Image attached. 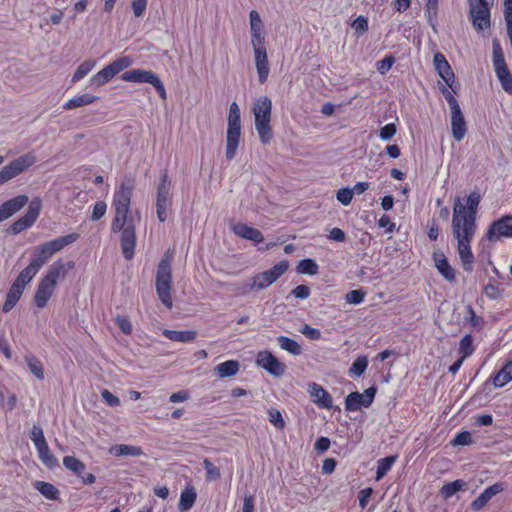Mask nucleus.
<instances>
[{
  "mask_svg": "<svg viewBox=\"0 0 512 512\" xmlns=\"http://www.w3.org/2000/svg\"><path fill=\"white\" fill-rule=\"evenodd\" d=\"M133 184L127 180L116 188L113 194L112 207L114 218L111 223L113 232H121L120 244L126 260L134 257L136 246L135 218L130 212Z\"/></svg>",
  "mask_w": 512,
  "mask_h": 512,
  "instance_id": "obj_1",
  "label": "nucleus"
},
{
  "mask_svg": "<svg viewBox=\"0 0 512 512\" xmlns=\"http://www.w3.org/2000/svg\"><path fill=\"white\" fill-rule=\"evenodd\" d=\"M481 202L478 190L471 191L465 198L457 197L453 205L451 229L454 238L474 239L477 230V211Z\"/></svg>",
  "mask_w": 512,
  "mask_h": 512,
  "instance_id": "obj_2",
  "label": "nucleus"
},
{
  "mask_svg": "<svg viewBox=\"0 0 512 512\" xmlns=\"http://www.w3.org/2000/svg\"><path fill=\"white\" fill-rule=\"evenodd\" d=\"M255 129L261 143L268 144L273 138L271 127L272 101L267 96L256 99L252 108Z\"/></svg>",
  "mask_w": 512,
  "mask_h": 512,
  "instance_id": "obj_3",
  "label": "nucleus"
},
{
  "mask_svg": "<svg viewBox=\"0 0 512 512\" xmlns=\"http://www.w3.org/2000/svg\"><path fill=\"white\" fill-rule=\"evenodd\" d=\"M78 238V233H71L38 245L32 252L30 262L41 269L55 253L76 242Z\"/></svg>",
  "mask_w": 512,
  "mask_h": 512,
  "instance_id": "obj_4",
  "label": "nucleus"
},
{
  "mask_svg": "<svg viewBox=\"0 0 512 512\" xmlns=\"http://www.w3.org/2000/svg\"><path fill=\"white\" fill-rule=\"evenodd\" d=\"M241 138V112L238 104L233 102L229 107L228 127L226 133L225 155L232 160L237 153Z\"/></svg>",
  "mask_w": 512,
  "mask_h": 512,
  "instance_id": "obj_5",
  "label": "nucleus"
},
{
  "mask_svg": "<svg viewBox=\"0 0 512 512\" xmlns=\"http://www.w3.org/2000/svg\"><path fill=\"white\" fill-rule=\"evenodd\" d=\"M156 292L160 301L167 307L172 308V272L171 258L165 255L159 262L156 271Z\"/></svg>",
  "mask_w": 512,
  "mask_h": 512,
  "instance_id": "obj_6",
  "label": "nucleus"
},
{
  "mask_svg": "<svg viewBox=\"0 0 512 512\" xmlns=\"http://www.w3.org/2000/svg\"><path fill=\"white\" fill-rule=\"evenodd\" d=\"M494 0H469V17L477 31L490 28V7Z\"/></svg>",
  "mask_w": 512,
  "mask_h": 512,
  "instance_id": "obj_7",
  "label": "nucleus"
},
{
  "mask_svg": "<svg viewBox=\"0 0 512 512\" xmlns=\"http://www.w3.org/2000/svg\"><path fill=\"white\" fill-rule=\"evenodd\" d=\"M121 79L125 82L151 84L162 99L166 98V90L163 83L157 74L151 70L132 69L124 72L121 75Z\"/></svg>",
  "mask_w": 512,
  "mask_h": 512,
  "instance_id": "obj_8",
  "label": "nucleus"
},
{
  "mask_svg": "<svg viewBox=\"0 0 512 512\" xmlns=\"http://www.w3.org/2000/svg\"><path fill=\"white\" fill-rule=\"evenodd\" d=\"M36 156L32 153H26L11 161L0 170V185L19 176L28 168L36 163Z\"/></svg>",
  "mask_w": 512,
  "mask_h": 512,
  "instance_id": "obj_9",
  "label": "nucleus"
},
{
  "mask_svg": "<svg viewBox=\"0 0 512 512\" xmlns=\"http://www.w3.org/2000/svg\"><path fill=\"white\" fill-rule=\"evenodd\" d=\"M36 156L32 153H26L11 161L0 170V185L19 176L28 168L36 163Z\"/></svg>",
  "mask_w": 512,
  "mask_h": 512,
  "instance_id": "obj_10",
  "label": "nucleus"
},
{
  "mask_svg": "<svg viewBox=\"0 0 512 512\" xmlns=\"http://www.w3.org/2000/svg\"><path fill=\"white\" fill-rule=\"evenodd\" d=\"M130 65L131 59L127 56L114 60L90 78V86L100 87L108 83L114 76Z\"/></svg>",
  "mask_w": 512,
  "mask_h": 512,
  "instance_id": "obj_11",
  "label": "nucleus"
},
{
  "mask_svg": "<svg viewBox=\"0 0 512 512\" xmlns=\"http://www.w3.org/2000/svg\"><path fill=\"white\" fill-rule=\"evenodd\" d=\"M171 181L168 173L165 171L161 174L160 182L157 187V217L160 222H165L168 218V211L172 205L170 197Z\"/></svg>",
  "mask_w": 512,
  "mask_h": 512,
  "instance_id": "obj_12",
  "label": "nucleus"
},
{
  "mask_svg": "<svg viewBox=\"0 0 512 512\" xmlns=\"http://www.w3.org/2000/svg\"><path fill=\"white\" fill-rule=\"evenodd\" d=\"M493 66L502 89L512 94V75L507 67L501 46L497 41H493Z\"/></svg>",
  "mask_w": 512,
  "mask_h": 512,
  "instance_id": "obj_13",
  "label": "nucleus"
},
{
  "mask_svg": "<svg viewBox=\"0 0 512 512\" xmlns=\"http://www.w3.org/2000/svg\"><path fill=\"white\" fill-rule=\"evenodd\" d=\"M288 267L289 264L286 260L280 261L271 269L254 275L251 278L252 285H254L256 291L263 290L280 278L288 270Z\"/></svg>",
  "mask_w": 512,
  "mask_h": 512,
  "instance_id": "obj_14",
  "label": "nucleus"
},
{
  "mask_svg": "<svg viewBox=\"0 0 512 512\" xmlns=\"http://www.w3.org/2000/svg\"><path fill=\"white\" fill-rule=\"evenodd\" d=\"M40 210L41 200L39 198H34L29 203L26 213L10 226L11 232L13 234H18L30 228L37 220Z\"/></svg>",
  "mask_w": 512,
  "mask_h": 512,
  "instance_id": "obj_15",
  "label": "nucleus"
},
{
  "mask_svg": "<svg viewBox=\"0 0 512 512\" xmlns=\"http://www.w3.org/2000/svg\"><path fill=\"white\" fill-rule=\"evenodd\" d=\"M256 364L274 377H281L286 371L285 364L268 350L257 353Z\"/></svg>",
  "mask_w": 512,
  "mask_h": 512,
  "instance_id": "obj_16",
  "label": "nucleus"
},
{
  "mask_svg": "<svg viewBox=\"0 0 512 512\" xmlns=\"http://www.w3.org/2000/svg\"><path fill=\"white\" fill-rule=\"evenodd\" d=\"M512 237V215H505L493 221L486 232V238L495 242L501 238Z\"/></svg>",
  "mask_w": 512,
  "mask_h": 512,
  "instance_id": "obj_17",
  "label": "nucleus"
},
{
  "mask_svg": "<svg viewBox=\"0 0 512 512\" xmlns=\"http://www.w3.org/2000/svg\"><path fill=\"white\" fill-rule=\"evenodd\" d=\"M433 63L435 70L444 80L446 85L451 88V90L455 91V74L446 57L442 53L438 52L434 55Z\"/></svg>",
  "mask_w": 512,
  "mask_h": 512,
  "instance_id": "obj_18",
  "label": "nucleus"
},
{
  "mask_svg": "<svg viewBox=\"0 0 512 512\" xmlns=\"http://www.w3.org/2000/svg\"><path fill=\"white\" fill-rule=\"evenodd\" d=\"M308 393L313 403H315L319 408H332V396L320 384L315 382L308 384Z\"/></svg>",
  "mask_w": 512,
  "mask_h": 512,
  "instance_id": "obj_19",
  "label": "nucleus"
},
{
  "mask_svg": "<svg viewBox=\"0 0 512 512\" xmlns=\"http://www.w3.org/2000/svg\"><path fill=\"white\" fill-rule=\"evenodd\" d=\"M505 489V484L496 482L493 485L485 488L480 495L472 501L471 509L473 511H480L485 505L494 497Z\"/></svg>",
  "mask_w": 512,
  "mask_h": 512,
  "instance_id": "obj_20",
  "label": "nucleus"
},
{
  "mask_svg": "<svg viewBox=\"0 0 512 512\" xmlns=\"http://www.w3.org/2000/svg\"><path fill=\"white\" fill-rule=\"evenodd\" d=\"M451 133L457 142L463 140L467 133V124L461 108L451 111Z\"/></svg>",
  "mask_w": 512,
  "mask_h": 512,
  "instance_id": "obj_21",
  "label": "nucleus"
},
{
  "mask_svg": "<svg viewBox=\"0 0 512 512\" xmlns=\"http://www.w3.org/2000/svg\"><path fill=\"white\" fill-rule=\"evenodd\" d=\"M433 260L435 267L437 268L438 272L443 276V278L450 283L455 282V270L450 265L445 254L443 252H434Z\"/></svg>",
  "mask_w": 512,
  "mask_h": 512,
  "instance_id": "obj_22",
  "label": "nucleus"
},
{
  "mask_svg": "<svg viewBox=\"0 0 512 512\" xmlns=\"http://www.w3.org/2000/svg\"><path fill=\"white\" fill-rule=\"evenodd\" d=\"M231 229L233 233L240 238L250 240L255 243H261L264 240L262 233L258 229L251 227L245 223H235L232 225Z\"/></svg>",
  "mask_w": 512,
  "mask_h": 512,
  "instance_id": "obj_23",
  "label": "nucleus"
},
{
  "mask_svg": "<svg viewBox=\"0 0 512 512\" xmlns=\"http://www.w3.org/2000/svg\"><path fill=\"white\" fill-rule=\"evenodd\" d=\"M473 239H457V250L465 271H472L474 255L471 250Z\"/></svg>",
  "mask_w": 512,
  "mask_h": 512,
  "instance_id": "obj_24",
  "label": "nucleus"
},
{
  "mask_svg": "<svg viewBox=\"0 0 512 512\" xmlns=\"http://www.w3.org/2000/svg\"><path fill=\"white\" fill-rule=\"evenodd\" d=\"M254 58L256 70L258 73V80L261 84H264L267 81L270 72L267 50L255 51Z\"/></svg>",
  "mask_w": 512,
  "mask_h": 512,
  "instance_id": "obj_25",
  "label": "nucleus"
},
{
  "mask_svg": "<svg viewBox=\"0 0 512 512\" xmlns=\"http://www.w3.org/2000/svg\"><path fill=\"white\" fill-rule=\"evenodd\" d=\"M65 273V264L62 262V260H57L49 266L46 274L42 277L41 280L55 287L57 281L61 277H64Z\"/></svg>",
  "mask_w": 512,
  "mask_h": 512,
  "instance_id": "obj_26",
  "label": "nucleus"
},
{
  "mask_svg": "<svg viewBox=\"0 0 512 512\" xmlns=\"http://www.w3.org/2000/svg\"><path fill=\"white\" fill-rule=\"evenodd\" d=\"M54 289V286L44 282L43 280H40L34 295L35 305L38 308H44L52 296Z\"/></svg>",
  "mask_w": 512,
  "mask_h": 512,
  "instance_id": "obj_27",
  "label": "nucleus"
},
{
  "mask_svg": "<svg viewBox=\"0 0 512 512\" xmlns=\"http://www.w3.org/2000/svg\"><path fill=\"white\" fill-rule=\"evenodd\" d=\"M25 288L20 286L18 283L13 282L6 296V300L3 304L2 311L4 313L10 312L20 300Z\"/></svg>",
  "mask_w": 512,
  "mask_h": 512,
  "instance_id": "obj_28",
  "label": "nucleus"
},
{
  "mask_svg": "<svg viewBox=\"0 0 512 512\" xmlns=\"http://www.w3.org/2000/svg\"><path fill=\"white\" fill-rule=\"evenodd\" d=\"M197 499L196 489L192 485H187L180 494L178 510L180 512L189 511Z\"/></svg>",
  "mask_w": 512,
  "mask_h": 512,
  "instance_id": "obj_29",
  "label": "nucleus"
},
{
  "mask_svg": "<svg viewBox=\"0 0 512 512\" xmlns=\"http://www.w3.org/2000/svg\"><path fill=\"white\" fill-rule=\"evenodd\" d=\"M162 334L167 339L174 341V342H180V343L193 342L197 336L196 331H193V330L176 331V330L164 329L162 331Z\"/></svg>",
  "mask_w": 512,
  "mask_h": 512,
  "instance_id": "obj_30",
  "label": "nucleus"
},
{
  "mask_svg": "<svg viewBox=\"0 0 512 512\" xmlns=\"http://www.w3.org/2000/svg\"><path fill=\"white\" fill-rule=\"evenodd\" d=\"M240 369V363L237 360H227L219 363L214 371L219 378L232 377L238 373Z\"/></svg>",
  "mask_w": 512,
  "mask_h": 512,
  "instance_id": "obj_31",
  "label": "nucleus"
},
{
  "mask_svg": "<svg viewBox=\"0 0 512 512\" xmlns=\"http://www.w3.org/2000/svg\"><path fill=\"white\" fill-rule=\"evenodd\" d=\"M98 99L97 96H94L89 93H84L78 96H75L74 98L68 100L64 103L63 108L65 110H72L75 108H79L82 106L90 105L94 103Z\"/></svg>",
  "mask_w": 512,
  "mask_h": 512,
  "instance_id": "obj_32",
  "label": "nucleus"
},
{
  "mask_svg": "<svg viewBox=\"0 0 512 512\" xmlns=\"http://www.w3.org/2000/svg\"><path fill=\"white\" fill-rule=\"evenodd\" d=\"M38 457L42 461V463L49 467L54 468L58 466V460L57 458L51 453L47 441L35 446Z\"/></svg>",
  "mask_w": 512,
  "mask_h": 512,
  "instance_id": "obj_33",
  "label": "nucleus"
},
{
  "mask_svg": "<svg viewBox=\"0 0 512 512\" xmlns=\"http://www.w3.org/2000/svg\"><path fill=\"white\" fill-rule=\"evenodd\" d=\"M24 360L30 372L38 379L43 380L45 377L44 367L42 362L32 354H26Z\"/></svg>",
  "mask_w": 512,
  "mask_h": 512,
  "instance_id": "obj_34",
  "label": "nucleus"
},
{
  "mask_svg": "<svg viewBox=\"0 0 512 512\" xmlns=\"http://www.w3.org/2000/svg\"><path fill=\"white\" fill-rule=\"evenodd\" d=\"M28 202V197L26 195H18L6 202H4L2 205L4 206L6 212L11 217L15 213H17L19 210H21L26 203Z\"/></svg>",
  "mask_w": 512,
  "mask_h": 512,
  "instance_id": "obj_35",
  "label": "nucleus"
},
{
  "mask_svg": "<svg viewBox=\"0 0 512 512\" xmlns=\"http://www.w3.org/2000/svg\"><path fill=\"white\" fill-rule=\"evenodd\" d=\"M39 270L40 269L30 262L29 265L19 273L14 282L25 288L26 285L33 280Z\"/></svg>",
  "mask_w": 512,
  "mask_h": 512,
  "instance_id": "obj_36",
  "label": "nucleus"
},
{
  "mask_svg": "<svg viewBox=\"0 0 512 512\" xmlns=\"http://www.w3.org/2000/svg\"><path fill=\"white\" fill-rule=\"evenodd\" d=\"M278 345L281 349L289 352L293 356H298L302 353V348L297 341L287 336H279L277 338Z\"/></svg>",
  "mask_w": 512,
  "mask_h": 512,
  "instance_id": "obj_37",
  "label": "nucleus"
},
{
  "mask_svg": "<svg viewBox=\"0 0 512 512\" xmlns=\"http://www.w3.org/2000/svg\"><path fill=\"white\" fill-rule=\"evenodd\" d=\"M111 452L116 456H141L143 450L139 446L120 444L112 447Z\"/></svg>",
  "mask_w": 512,
  "mask_h": 512,
  "instance_id": "obj_38",
  "label": "nucleus"
},
{
  "mask_svg": "<svg viewBox=\"0 0 512 512\" xmlns=\"http://www.w3.org/2000/svg\"><path fill=\"white\" fill-rule=\"evenodd\" d=\"M439 10V0H426L425 16L430 26L435 29Z\"/></svg>",
  "mask_w": 512,
  "mask_h": 512,
  "instance_id": "obj_39",
  "label": "nucleus"
},
{
  "mask_svg": "<svg viewBox=\"0 0 512 512\" xmlns=\"http://www.w3.org/2000/svg\"><path fill=\"white\" fill-rule=\"evenodd\" d=\"M35 488L47 499L56 500L59 496L58 489L51 483L36 481Z\"/></svg>",
  "mask_w": 512,
  "mask_h": 512,
  "instance_id": "obj_40",
  "label": "nucleus"
},
{
  "mask_svg": "<svg viewBox=\"0 0 512 512\" xmlns=\"http://www.w3.org/2000/svg\"><path fill=\"white\" fill-rule=\"evenodd\" d=\"M464 486H465V482L463 480H460V479L452 481V482H449V483H446L440 489V495L444 499H449L454 494H456L457 492L462 490Z\"/></svg>",
  "mask_w": 512,
  "mask_h": 512,
  "instance_id": "obj_41",
  "label": "nucleus"
},
{
  "mask_svg": "<svg viewBox=\"0 0 512 512\" xmlns=\"http://www.w3.org/2000/svg\"><path fill=\"white\" fill-rule=\"evenodd\" d=\"M296 270L299 274L313 276L319 272V266L315 260L306 258L298 263Z\"/></svg>",
  "mask_w": 512,
  "mask_h": 512,
  "instance_id": "obj_42",
  "label": "nucleus"
},
{
  "mask_svg": "<svg viewBox=\"0 0 512 512\" xmlns=\"http://www.w3.org/2000/svg\"><path fill=\"white\" fill-rule=\"evenodd\" d=\"M368 358L365 355L358 356L352 363L349 369L351 377H360L368 367Z\"/></svg>",
  "mask_w": 512,
  "mask_h": 512,
  "instance_id": "obj_43",
  "label": "nucleus"
},
{
  "mask_svg": "<svg viewBox=\"0 0 512 512\" xmlns=\"http://www.w3.org/2000/svg\"><path fill=\"white\" fill-rule=\"evenodd\" d=\"M363 407L361 393L351 392L345 398V410L349 412L359 411Z\"/></svg>",
  "mask_w": 512,
  "mask_h": 512,
  "instance_id": "obj_44",
  "label": "nucleus"
},
{
  "mask_svg": "<svg viewBox=\"0 0 512 512\" xmlns=\"http://www.w3.org/2000/svg\"><path fill=\"white\" fill-rule=\"evenodd\" d=\"M507 372H503V367L491 375L485 382V385L492 384L496 388H501L505 386L507 383L512 381L511 376L506 374Z\"/></svg>",
  "mask_w": 512,
  "mask_h": 512,
  "instance_id": "obj_45",
  "label": "nucleus"
},
{
  "mask_svg": "<svg viewBox=\"0 0 512 512\" xmlns=\"http://www.w3.org/2000/svg\"><path fill=\"white\" fill-rule=\"evenodd\" d=\"M396 461V456H387L378 461L377 469H376V479L379 480L384 477L387 472L391 469L394 462Z\"/></svg>",
  "mask_w": 512,
  "mask_h": 512,
  "instance_id": "obj_46",
  "label": "nucleus"
},
{
  "mask_svg": "<svg viewBox=\"0 0 512 512\" xmlns=\"http://www.w3.org/2000/svg\"><path fill=\"white\" fill-rule=\"evenodd\" d=\"M459 353L461 358L466 359L471 356L474 352L473 337L470 334H466L459 343Z\"/></svg>",
  "mask_w": 512,
  "mask_h": 512,
  "instance_id": "obj_47",
  "label": "nucleus"
},
{
  "mask_svg": "<svg viewBox=\"0 0 512 512\" xmlns=\"http://www.w3.org/2000/svg\"><path fill=\"white\" fill-rule=\"evenodd\" d=\"M95 61L94 60H86L83 63H81L77 70L75 71L74 75L72 76V82L76 83L83 79L87 74L90 73V71L94 68Z\"/></svg>",
  "mask_w": 512,
  "mask_h": 512,
  "instance_id": "obj_48",
  "label": "nucleus"
},
{
  "mask_svg": "<svg viewBox=\"0 0 512 512\" xmlns=\"http://www.w3.org/2000/svg\"><path fill=\"white\" fill-rule=\"evenodd\" d=\"M63 465L66 469L72 471L74 474L84 472L86 470L85 464L73 456H65L63 458Z\"/></svg>",
  "mask_w": 512,
  "mask_h": 512,
  "instance_id": "obj_49",
  "label": "nucleus"
},
{
  "mask_svg": "<svg viewBox=\"0 0 512 512\" xmlns=\"http://www.w3.org/2000/svg\"><path fill=\"white\" fill-rule=\"evenodd\" d=\"M203 466L206 471L207 481H215L221 477L220 469L215 466L208 458L203 460Z\"/></svg>",
  "mask_w": 512,
  "mask_h": 512,
  "instance_id": "obj_50",
  "label": "nucleus"
},
{
  "mask_svg": "<svg viewBox=\"0 0 512 512\" xmlns=\"http://www.w3.org/2000/svg\"><path fill=\"white\" fill-rule=\"evenodd\" d=\"M439 90L442 93V95L444 96L445 100L447 101L451 111H454V110L460 108V105H459L457 99L454 97V95L452 93L453 90H451V88H449L447 85L446 86L441 85L439 87ZM455 92H456V90L454 91V93Z\"/></svg>",
  "mask_w": 512,
  "mask_h": 512,
  "instance_id": "obj_51",
  "label": "nucleus"
},
{
  "mask_svg": "<svg viewBox=\"0 0 512 512\" xmlns=\"http://www.w3.org/2000/svg\"><path fill=\"white\" fill-rule=\"evenodd\" d=\"M439 90L442 93V95L444 96L445 100L447 101L451 111H454V110L460 108V105H459L457 99L454 97V95L452 93L453 90H451V88H449L447 85L446 86L441 85L439 87ZM455 92H456V90L454 91V93Z\"/></svg>",
  "mask_w": 512,
  "mask_h": 512,
  "instance_id": "obj_52",
  "label": "nucleus"
},
{
  "mask_svg": "<svg viewBox=\"0 0 512 512\" xmlns=\"http://www.w3.org/2000/svg\"><path fill=\"white\" fill-rule=\"evenodd\" d=\"M473 443L472 435L469 431H461L451 440L452 446H466Z\"/></svg>",
  "mask_w": 512,
  "mask_h": 512,
  "instance_id": "obj_53",
  "label": "nucleus"
},
{
  "mask_svg": "<svg viewBox=\"0 0 512 512\" xmlns=\"http://www.w3.org/2000/svg\"><path fill=\"white\" fill-rule=\"evenodd\" d=\"M365 291L363 289L351 290L346 293L345 301L349 304L358 305L365 299Z\"/></svg>",
  "mask_w": 512,
  "mask_h": 512,
  "instance_id": "obj_54",
  "label": "nucleus"
},
{
  "mask_svg": "<svg viewBox=\"0 0 512 512\" xmlns=\"http://www.w3.org/2000/svg\"><path fill=\"white\" fill-rule=\"evenodd\" d=\"M250 19V32H261L264 31V25L259 13L256 10H251L249 13Z\"/></svg>",
  "mask_w": 512,
  "mask_h": 512,
  "instance_id": "obj_55",
  "label": "nucleus"
},
{
  "mask_svg": "<svg viewBox=\"0 0 512 512\" xmlns=\"http://www.w3.org/2000/svg\"><path fill=\"white\" fill-rule=\"evenodd\" d=\"M251 44L253 47V52L255 51H265V33L264 31L261 32H254L251 33Z\"/></svg>",
  "mask_w": 512,
  "mask_h": 512,
  "instance_id": "obj_56",
  "label": "nucleus"
},
{
  "mask_svg": "<svg viewBox=\"0 0 512 512\" xmlns=\"http://www.w3.org/2000/svg\"><path fill=\"white\" fill-rule=\"evenodd\" d=\"M269 421L277 429H283L285 427V421L281 412L278 409L271 408L268 410Z\"/></svg>",
  "mask_w": 512,
  "mask_h": 512,
  "instance_id": "obj_57",
  "label": "nucleus"
},
{
  "mask_svg": "<svg viewBox=\"0 0 512 512\" xmlns=\"http://www.w3.org/2000/svg\"><path fill=\"white\" fill-rule=\"evenodd\" d=\"M351 27L355 30L358 36H360L368 31V19L365 16L360 15L352 22Z\"/></svg>",
  "mask_w": 512,
  "mask_h": 512,
  "instance_id": "obj_58",
  "label": "nucleus"
},
{
  "mask_svg": "<svg viewBox=\"0 0 512 512\" xmlns=\"http://www.w3.org/2000/svg\"><path fill=\"white\" fill-rule=\"evenodd\" d=\"M107 211V204L106 202L100 200V201H97L94 206H93V210H92V213H91V220L92 221H98L100 220L106 213Z\"/></svg>",
  "mask_w": 512,
  "mask_h": 512,
  "instance_id": "obj_59",
  "label": "nucleus"
},
{
  "mask_svg": "<svg viewBox=\"0 0 512 512\" xmlns=\"http://www.w3.org/2000/svg\"><path fill=\"white\" fill-rule=\"evenodd\" d=\"M337 200L343 205H349L353 198V190L348 187L341 188L337 191Z\"/></svg>",
  "mask_w": 512,
  "mask_h": 512,
  "instance_id": "obj_60",
  "label": "nucleus"
},
{
  "mask_svg": "<svg viewBox=\"0 0 512 512\" xmlns=\"http://www.w3.org/2000/svg\"><path fill=\"white\" fill-rule=\"evenodd\" d=\"M30 439L32 440L34 446L46 442L43 429L39 425H33L30 432Z\"/></svg>",
  "mask_w": 512,
  "mask_h": 512,
  "instance_id": "obj_61",
  "label": "nucleus"
},
{
  "mask_svg": "<svg viewBox=\"0 0 512 512\" xmlns=\"http://www.w3.org/2000/svg\"><path fill=\"white\" fill-rule=\"evenodd\" d=\"M300 332L306 336L310 340H320L321 339V331L317 328H313L308 324H305L301 329Z\"/></svg>",
  "mask_w": 512,
  "mask_h": 512,
  "instance_id": "obj_62",
  "label": "nucleus"
},
{
  "mask_svg": "<svg viewBox=\"0 0 512 512\" xmlns=\"http://www.w3.org/2000/svg\"><path fill=\"white\" fill-rule=\"evenodd\" d=\"M115 322L121 332L125 335H130L132 332V324L130 320L125 316H117Z\"/></svg>",
  "mask_w": 512,
  "mask_h": 512,
  "instance_id": "obj_63",
  "label": "nucleus"
},
{
  "mask_svg": "<svg viewBox=\"0 0 512 512\" xmlns=\"http://www.w3.org/2000/svg\"><path fill=\"white\" fill-rule=\"evenodd\" d=\"M394 63L395 58L392 55L386 56L385 58L377 62V70L381 74H385L391 69Z\"/></svg>",
  "mask_w": 512,
  "mask_h": 512,
  "instance_id": "obj_64",
  "label": "nucleus"
}]
</instances>
